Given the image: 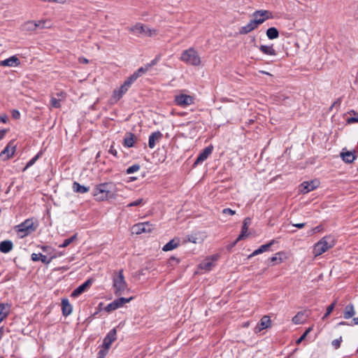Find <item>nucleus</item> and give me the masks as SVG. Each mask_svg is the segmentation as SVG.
<instances>
[{"label":"nucleus","mask_w":358,"mask_h":358,"mask_svg":"<svg viewBox=\"0 0 358 358\" xmlns=\"http://www.w3.org/2000/svg\"><path fill=\"white\" fill-rule=\"evenodd\" d=\"M250 17L251 19L245 25L239 28V34L246 35L253 31L267 20L273 19V15L270 10H257L251 14Z\"/></svg>","instance_id":"obj_1"},{"label":"nucleus","mask_w":358,"mask_h":358,"mask_svg":"<svg viewBox=\"0 0 358 358\" xmlns=\"http://www.w3.org/2000/svg\"><path fill=\"white\" fill-rule=\"evenodd\" d=\"M117 187L112 182L102 183L96 186L94 190V196L98 201L114 199L117 194Z\"/></svg>","instance_id":"obj_2"},{"label":"nucleus","mask_w":358,"mask_h":358,"mask_svg":"<svg viewBox=\"0 0 358 358\" xmlns=\"http://www.w3.org/2000/svg\"><path fill=\"white\" fill-rule=\"evenodd\" d=\"M334 245L335 241L333 237L330 236H324L313 245V254L315 257H317L333 248Z\"/></svg>","instance_id":"obj_3"},{"label":"nucleus","mask_w":358,"mask_h":358,"mask_svg":"<svg viewBox=\"0 0 358 358\" xmlns=\"http://www.w3.org/2000/svg\"><path fill=\"white\" fill-rule=\"evenodd\" d=\"M180 60L187 64L199 66L201 63V57L198 52L193 48L184 50L180 56Z\"/></svg>","instance_id":"obj_4"},{"label":"nucleus","mask_w":358,"mask_h":358,"mask_svg":"<svg viewBox=\"0 0 358 358\" xmlns=\"http://www.w3.org/2000/svg\"><path fill=\"white\" fill-rule=\"evenodd\" d=\"M113 287L116 295H121L127 289V284L124 280L122 271H120L114 275Z\"/></svg>","instance_id":"obj_5"},{"label":"nucleus","mask_w":358,"mask_h":358,"mask_svg":"<svg viewBox=\"0 0 358 358\" xmlns=\"http://www.w3.org/2000/svg\"><path fill=\"white\" fill-rule=\"evenodd\" d=\"M36 225L32 220H26L24 222L16 227V231L19 237L24 238L36 230Z\"/></svg>","instance_id":"obj_6"},{"label":"nucleus","mask_w":358,"mask_h":358,"mask_svg":"<svg viewBox=\"0 0 358 358\" xmlns=\"http://www.w3.org/2000/svg\"><path fill=\"white\" fill-rule=\"evenodd\" d=\"M174 102L176 105L185 108L192 105L194 103V98L191 95L180 93L175 96Z\"/></svg>","instance_id":"obj_7"},{"label":"nucleus","mask_w":358,"mask_h":358,"mask_svg":"<svg viewBox=\"0 0 358 358\" xmlns=\"http://www.w3.org/2000/svg\"><path fill=\"white\" fill-rule=\"evenodd\" d=\"M320 185V182L318 179H314L309 181H304L299 187V191L301 194H307L315 189H317Z\"/></svg>","instance_id":"obj_8"},{"label":"nucleus","mask_w":358,"mask_h":358,"mask_svg":"<svg viewBox=\"0 0 358 358\" xmlns=\"http://www.w3.org/2000/svg\"><path fill=\"white\" fill-rule=\"evenodd\" d=\"M131 84L132 83L127 79L119 88L114 90L111 98L112 100L115 102L120 100V98L128 91Z\"/></svg>","instance_id":"obj_9"},{"label":"nucleus","mask_w":358,"mask_h":358,"mask_svg":"<svg viewBox=\"0 0 358 358\" xmlns=\"http://www.w3.org/2000/svg\"><path fill=\"white\" fill-rule=\"evenodd\" d=\"M133 299V297H130L129 299H126L124 297H121L120 299H117L110 303L108 304L105 308L104 310L110 313L117 308H120L124 306V303H129Z\"/></svg>","instance_id":"obj_10"},{"label":"nucleus","mask_w":358,"mask_h":358,"mask_svg":"<svg viewBox=\"0 0 358 358\" xmlns=\"http://www.w3.org/2000/svg\"><path fill=\"white\" fill-rule=\"evenodd\" d=\"M152 224L150 222H141L134 224L131 227V232L132 234L138 235L143 233L150 232L152 231Z\"/></svg>","instance_id":"obj_11"},{"label":"nucleus","mask_w":358,"mask_h":358,"mask_svg":"<svg viewBox=\"0 0 358 358\" xmlns=\"http://www.w3.org/2000/svg\"><path fill=\"white\" fill-rule=\"evenodd\" d=\"M16 150V145L13 141H10L7 146L0 153V157L3 161H6L13 157Z\"/></svg>","instance_id":"obj_12"},{"label":"nucleus","mask_w":358,"mask_h":358,"mask_svg":"<svg viewBox=\"0 0 358 358\" xmlns=\"http://www.w3.org/2000/svg\"><path fill=\"white\" fill-rule=\"evenodd\" d=\"M218 259L217 255H213L206 258L199 266L201 270L205 271H210L215 266V263Z\"/></svg>","instance_id":"obj_13"},{"label":"nucleus","mask_w":358,"mask_h":358,"mask_svg":"<svg viewBox=\"0 0 358 358\" xmlns=\"http://www.w3.org/2000/svg\"><path fill=\"white\" fill-rule=\"evenodd\" d=\"M271 325V320L269 316L264 315L263 316L259 322L257 324V326L255 328V333H259L263 329H268Z\"/></svg>","instance_id":"obj_14"},{"label":"nucleus","mask_w":358,"mask_h":358,"mask_svg":"<svg viewBox=\"0 0 358 358\" xmlns=\"http://www.w3.org/2000/svg\"><path fill=\"white\" fill-rule=\"evenodd\" d=\"M148 26H145L141 23H136L128 28V30L135 35L145 36L146 34V29Z\"/></svg>","instance_id":"obj_15"},{"label":"nucleus","mask_w":358,"mask_h":358,"mask_svg":"<svg viewBox=\"0 0 358 358\" xmlns=\"http://www.w3.org/2000/svg\"><path fill=\"white\" fill-rule=\"evenodd\" d=\"M57 257V255H52L50 257V258H48L47 256L43 255L41 253L36 254L33 253L31 256V260L34 262H37L41 260L43 263L45 264H49L54 259H56Z\"/></svg>","instance_id":"obj_16"},{"label":"nucleus","mask_w":358,"mask_h":358,"mask_svg":"<svg viewBox=\"0 0 358 358\" xmlns=\"http://www.w3.org/2000/svg\"><path fill=\"white\" fill-rule=\"evenodd\" d=\"M117 338V331L115 329H113L110 330L106 336L103 339V345L106 347V348H110L111 344L116 340Z\"/></svg>","instance_id":"obj_17"},{"label":"nucleus","mask_w":358,"mask_h":358,"mask_svg":"<svg viewBox=\"0 0 358 358\" xmlns=\"http://www.w3.org/2000/svg\"><path fill=\"white\" fill-rule=\"evenodd\" d=\"M150 68H151V64H147L145 66H142V67L139 68L137 71H136L127 79L131 83H133L138 78L144 75Z\"/></svg>","instance_id":"obj_18"},{"label":"nucleus","mask_w":358,"mask_h":358,"mask_svg":"<svg viewBox=\"0 0 358 358\" xmlns=\"http://www.w3.org/2000/svg\"><path fill=\"white\" fill-rule=\"evenodd\" d=\"M20 64V59L16 56H11L9 58L0 62V66L8 67H16Z\"/></svg>","instance_id":"obj_19"},{"label":"nucleus","mask_w":358,"mask_h":358,"mask_svg":"<svg viewBox=\"0 0 358 358\" xmlns=\"http://www.w3.org/2000/svg\"><path fill=\"white\" fill-rule=\"evenodd\" d=\"M92 285V280H87L83 284L78 287L71 294L72 297H77Z\"/></svg>","instance_id":"obj_20"},{"label":"nucleus","mask_w":358,"mask_h":358,"mask_svg":"<svg viewBox=\"0 0 358 358\" xmlns=\"http://www.w3.org/2000/svg\"><path fill=\"white\" fill-rule=\"evenodd\" d=\"M206 237L203 233H196L188 236L187 241L195 244H200L204 241Z\"/></svg>","instance_id":"obj_21"},{"label":"nucleus","mask_w":358,"mask_h":358,"mask_svg":"<svg viewBox=\"0 0 358 358\" xmlns=\"http://www.w3.org/2000/svg\"><path fill=\"white\" fill-rule=\"evenodd\" d=\"M250 224V219L248 217L245 218L243 221L241 234L238 236V237L234 242V245L236 244V243L238 241L245 238V237H247L248 236V226Z\"/></svg>","instance_id":"obj_22"},{"label":"nucleus","mask_w":358,"mask_h":358,"mask_svg":"<svg viewBox=\"0 0 358 358\" xmlns=\"http://www.w3.org/2000/svg\"><path fill=\"white\" fill-rule=\"evenodd\" d=\"M212 151H213L212 146L206 148L197 157L196 160L194 162V165L199 164L203 162V161H205L212 153Z\"/></svg>","instance_id":"obj_23"},{"label":"nucleus","mask_w":358,"mask_h":358,"mask_svg":"<svg viewBox=\"0 0 358 358\" xmlns=\"http://www.w3.org/2000/svg\"><path fill=\"white\" fill-rule=\"evenodd\" d=\"M259 49L263 54L268 56L275 57L277 55L273 45H261Z\"/></svg>","instance_id":"obj_24"},{"label":"nucleus","mask_w":358,"mask_h":358,"mask_svg":"<svg viewBox=\"0 0 358 358\" xmlns=\"http://www.w3.org/2000/svg\"><path fill=\"white\" fill-rule=\"evenodd\" d=\"M162 138V134L160 131H155L152 133L149 137L148 145L150 148H153L156 143H158Z\"/></svg>","instance_id":"obj_25"},{"label":"nucleus","mask_w":358,"mask_h":358,"mask_svg":"<svg viewBox=\"0 0 358 358\" xmlns=\"http://www.w3.org/2000/svg\"><path fill=\"white\" fill-rule=\"evenodd\" d=\"M287 258L288 257L287 254L282 251L275 253V255L271 257L269 260L273 263L276 262L277 264H280L286 260Z\"/></svg>","instance_id":"obj_26"},{"label":"nucleus","mask_w":358,"mask_h":358,"mask_svg":"<svg viewBox=\"0 0 358 358\" xmlns=\"http://www.w3.org/2000/svg\"><path fill=\"white\" fill-rule=\"evenodd\" d=\"M275 241L272 240L269 243L265 245H261L258 249L255 250L248 257L251 258L257 255H259L264 252H266L268 250V248L274 243Z\"/></svg>","instance_id":"obj_27"},{"label":"nucleus","mask_w":358,"mask_h":358,"mask_svg":"<svg viewBox=\"0 0 358 358\" xmlns=\"http://www.w3.org/2000/svg\"><path fill=\"white\" fill-rule=\"evenodd\" d=\"M180 245L179 238H173L167 243L162 248L163 251H171L178 248Z\"/></svg>","instance_id":"obj_28"},{"label":"nucleus","mask_w":358,"mask_h":358,"mask_svg":"<svg viewBox=\"0 0 358 358\" xmlns=\"http://www.w3.org/2000/svg\"><path fill=\"white\" fill-rule=\"evenodd\" d=\"M62 307L64 315L68 316L72 313L73 308L68 299H63L62 301Z\"/></svg>","instance_id":"obj_29"},{"label":"nucleus","mask_w":358,"mask_h":358,"mask_svg":"<svg viewBox=\"0 0 358 358\" xmlns=\"http://www.w3.org/2000/svg\"><path fill=\"white\" fill-rule=\"evenodd\" d=\"M22 30L24 31H34L36 30L34 20H28L22 24Z\"/></svg>","instance_id":"obj_30"},{"label":"nucleus","mask_w":358,"mask_h":358,"mask_svg":"<svg viewBox=\"0 0 358 358\" xmlns=\"http://www.w3.org/2000/svg\"><path fill=\"white\" fill-rule=\"evenodd\" d=\"M136 141V138L135 136L131 133H129L127 134L124 139V145L127 148H131L134 146Z\"/></svg>","instance_id":"obj_31"},{"label":"nucleus","mask_w":358,"mask_h":358,"mask_svg":"<svg viewBox=\"0 0 358 358\" xmlns=\"http://www.w3.org/2000/svg\"><path fill=\"white\" fill-rule=\"evenodd\" d=\"M36 29H49L51 27L50 20L48 19H41L35 21Z\"/></svg>","instance_id":"obj_32"},{"label":"nucleus","mask_w":358,"mask_h":358,"mask_svg":"<svg viewBox=\"0 0 358 358\" xmlns=\"http://www.w3.org/2000/svg\"><path fill=\"white\" fill-rule=\"evenodd\" d=\"M13 249V243L10 241H4L0 243V251L7 253Z\"/></svg>","instance_id":"obj_33"},{"label":"nucleus","mask_w":358,"mask_h":358,"mask_svg":"<svg viewBox=\"0 0 358 358\" xmlns=\"http://www.w3.org/2000/svg\"><path fill=\"white\" fill-rule=\"evenodd\" d=\"M266 35L270 40H274L278 38L279 31L275 27H270L266 30Z\"/></svg>","instance_id":"obj_34"},{"label":"nucleus","mask_w":358,"mask_h":358,"mask_svg":"<svg viewBox=\"0 0 358 358\" xmlns=\"http://www.w3.org/2000/svg\"><path fill=\"white\" fill-rule=\"evenodd\" d=\"M355 314V310L352 304H349L345 308V310L343 313V317L345 319H349L354 316Z\"/></svg>","instance_id":"obj_35"},{"label":"nucleus","mask_w":358,"mask_h":358,"mask_svg":"<svg viewBox=\"0 0 358 358\" xmlns=\"http://www.w3.org/2000/svg\"><path fill=\"white\" fill-rule=\"evenodd\" d=\"M57 95L59 96H60L61 99H56L55 97L51 98L50 103H51L52 107H53V108H60L61 107L60 102L62 101H63V99L65 97L64 92L58 93Z\"/></svg>","instance_id":"obj_36"},{"label":"nucleus","mask_w":358,"mask_h":358,"mask_svg":"<svg viewBox=\"0 0 358 358\" xmlns=\"http://www.w3.org/2000/svg\"><path fill=\"white\" fill-rule=\"evenodd\" d=\"M9 306L5 304H0V323L7 317L9 313Z\"/></svg>","instance_id":"obj_37"},{"label":"nucleus","mask_w":358,"mask_h":358,"mask_svg":"<svg viewBox=\"0 0 358 358\" xmlns=\"http://www.w3.org/2000/svg\"><path fill=\"white\" fill-rule=\"evenodd\" d=\"M341 157H342L343 161H345V162H348V163L352 162L354 161V159H355L354 154L350 151L341 152Z\"/></svg>","instance_id":"obj_38"},{"label":"nucleus","mask_w":358,"mask_h":358,"mask_svg":"<svg viewBox=\"0 0 358 358\" xmlns=\"http://www.w3.org/2000/svg\"><path fill=\"white\" fill-rule=\"evenodd\" d=\"M305 312L300 311L293 317L292 322L295 324H303L304 322Z\"/></svg>","instance_id":"obj_39"},{"label":"nucleus","mask_w":358,"mask_h":358,"mask_svg":"<svg viewBox=\"0 0 358 358\" xmlns=\"http://www.w3.org/2000/svg\"><path fill=\"white\" fill-rule=\"evenodd\" d=\"M73 189L75 192L78 193H85L89 191V187L81 185L77 182H73Z\"/></svg>","instance_id":"obj_40"},{"label":"nucleus","mask_w":358,"mask_h":358,"mask_svg":"<svg viewBox=\"0 0 358 358\" xmlns=\"http://www.w3.org/2000/svg\"><path fill=\"white\" fill-rule=\"evenodd\" d=\"M77 238V236L76 235H73L71 237L64 240V241L63 242L62 244L59 245V248H66L69 245H70L71 243H73V241H75Z\"/></svg>","instance_id":"obj_41"},{"label":"nucleus","mask_w":358,"mask_h":358,"mask_svg":"<svg viewBox=\"0 0 358 358\" xmlns=\"http://www.w3.org/2000/svg\"><path fill=\"white\" fill-rule=\"evenodd\" d=\"M350 114H353L354 117L348 118L347 120V122L348 124L358 123V113H357L355 110H352L350 112Z\"/></svg>","instance_id":"obj_42"},{"label":"nucleus","mask_w":358,"mask_h":358,"mask_svg":"<svg viewBox=\"0 0 358 358\" xmlns=\"http://www.w3.org/2000/svg\"><path fill=\"white\" fill-rule=\"evenodd\" d=\"M157 34H158L157 29H154V28H150L149 27H147L145 36L152 37V36H155Z\"/></svg>","instance_id":"obj_43"},{"label":"nucleus","mask_w":358,"mask_h":358,"mask_svg":"<svg viewBox=\"0 0 358 358\" xmlns=\"http://www.w3.org/2000/svg\"><path fill=\"white\" fill-rule=\"evenodd\" d=\"M140 168H141L140 165H138V164H134V165L129 166L127 169L126 173L127 174L134 173L137 172L138 171H139Z\"/></svg>","instance_id":"obj_44"},{"label":"nucleus","mask_w":358,"mask_h":358,"mask_svg":"<svg viewBox=\"0 0 358 358\" xmlns=\"http://www.w3.org/2000/svg\"><path fill=\"white\" fill-rule=\"evenodd\" d=\"M109 349L110 348H106V347L102 345L99 352L97 358H104L105 356L108 354Z\"/></svg>","instance_id":"obj_45"},{"label":"nucleus","mask_w":358,"mask_h":358,"mask_svg":"<svg viewBox=\"0 0 358 358\" xmlns=\"http://www.w3.org/2000/svg\"><path fill=\"white\" fill-rule=\"evenodd\" d=\"M335 305H336V302H334L333 303H331L330 306H329L327 307V312L324 314V315L322 317V320L326 319L331 313V312L334 309Z\"/></svg>","instance_id":"obj_46"},{"label":"nucleus","mask_w":358,"mask_h":358,"mask_svg":"<svg viewBox=\"0 0 358 358\" xmlns=\"http://www.w3.org/2000/svg\"><path fill=\"white\" fill-rule=\"evenodd\" d=\"M143 203H144V200H143V199L141 198V199H137L136 201L129 203L127 205V207L138 206L143 205Z\"/></svg>","instance_id":"obj_47"},{"label":"nucleus","mask_w":358,"mask_h":358,"mask_svg":"<svg viewBox=\"0 0 358 358\" xmlns=\"http://www.w3.org/2000/svg\"><path fill=\"white\" fill-rule=\"evenodd\" d=\"M312 327H309L303 335L296 341V344H300L307 336V335L311 331Z\"/></svg>","instance_id":"obj_48"},{"label":"nucleus","mask_w":358,"mask_h":358,"mask_svg":"<svg viewBox=\"0 0 358 358\" xmlns=\"http://www.w3.org/2000/svg\"><path fill=\"white\" fill-rule=\"evenodd\" d=\"M38 155L35 156L33 159H31L26 165V166L24 168L23 171H26L29 167L31 166L38 159Z\"/></svg>","instance_id":"obj_49"},{"label":"nucleus","mask_w":358,"mask_h":358,"mask_svg":"<svg viewBox=\"0 0 358 358\" xmlns=\"http://www.w3.org/2000/svg\"><path fill=\"white\" fill-rule=\"evenodd\" d=\"M342 342V337H340L338 339H335L332 341V345L336 348H338L341 345V343Z\"/></svg>","instance_id":"obj_50"},{"label":"nucleus","mask_w":358,"mask_h":358,"mask_svg":"<svg viewBox=\"0 0 358 358\" xmlns=\"http://www.w3.org/2000/svg\"><path fill=\"white\" fill-rule=\"evenodd\" d=\"M223 214H229L231 215H234L236 214V211L234 210H231V208H224L222 210Z\"/></svg>","instance_id":"obj_51"},{"label":"nucleus","mask_w":358,"mask_h":358,"mask_svg":"<svg viewBox=\"0 0 358 358\" xmlns=\"http://www.w3.org/2000/svg\"><path fill=\"white\" fill-rule=\"evenodd\" d=\"M48 1L59 4H65L67 0H48Z\"/></svg>","instance_id":"obj_52"},{"label":"nucleus","mask_w":358,"mask_h":358,"mask_svg":"<svg viewBox=\"0 0 358 358\" xmlns=\"http://www.w3.org/2000/svg\"><path fill=\"white\" fill-rule=\"evenodd\" d=\"M13 117L15 119H18L20 116V112L18 110H13L12 112Z\"/></svg>","instance_id":"obj_53"},{"label":"nucleus","mask_w":358,"mask_h":358,"mask_svg":"<svg viewBox=\"0 0 358 358\" xmlns=\"http://www.w3.org/2000/svg\"><path fill=\"white\" fill-rule=\"evenodd\" d=\"M0 122L6 123L8 122V117L6 115H0Z\"/></svg>","instance_id":"obj_54"},{"label":"nucleus","mask_w":358,"mask_h":358,"mask_svg":"<svg viewBox=\"0 0 358 358\" xmlns=\"http://www.w3.org/2000/svg\"><path fill=\"white\" fill-rule=\"evenodd\" d=\"M6 132H7V130H6V129H0V140L3 138Z\"/></svg>","instance_id":"obj_55"},{"label":"nucleus","mask_w":358,"mask_h":358,"mask_svg":"<svg viewBox=\"0 0 358 358\" xmlns=\"http://www.w3.org/2000/svg\"><path fill=\"white\" fill-rule=\"evenodd\" d=\"M79 62L83 64H88L89 62L88 59L83 57H79Z\"/></svg>","instance_id":"obj_56"},{"label":"nucleus","mask_w":358,"mask_h":358,"mask_svg":"<svg viewBox=\"0 0 358 358\" xmlns=\"http://www.w3.org/2000/svg\"><path fill=\"white\" fill-rule=\"evenodd\" d=\"M293 226L296 227L299 229H302L305 226V224L304 223L294 224Z\"/></svg>","instance_id":"obj_57"},{"label":"nucleus","mask_w":358,"mask_h":358,"mask_svg":"<svg viewBox=\"0 0 358 358\" xmlns=\"http://www.w3.org/2000/svg\"><path fill=\"white\" fill-rule=\"evenodd\" d=\"M110 152L111 154H113V155H116V154H117L116 150H113V147H111V148H110Z\"/></svg>","instance_id":"obj_58"},{"label":"nucleus","mask_w":358,"mask_h":358,"mask_svg":"<svg viewBox=\"0 0 358 358\" xmlns=\"http://www.w3.org/2000/svg\"><path fill=\"white\" fill-rule=\"evenodd\" d=\"M353 324L357 325L358 324V317L353 318Z\"/></svg>","instance_id":"obj_59"},{"label":"nucleus","mask_w":358,"mask_h":358,"mask_svg":"<svg viewBox=\"0 0 358 358\" xmlns=\"http://www.w3.org/2000/svg\"><path fill=\"white\" fill-rule=\"evenodd\" d=\"M41 249L43 250V251L44 252H48V250H49V247L48 246H42L41 247Z\"/></svg>","instance_id":"obj_60"},{"label":"nucleus","mask_w":358,"mask_h":358,"mask_svg":"<svg viewBox=\"0 0 358 358\" xmlns=\"http://www.w3.org/2000/svg\"><path fill=\"white\" fill-rule=\"evenodd\" d=\"M54 255H57V257H61V256L64 255V253L62 252H59L55 253Z\"/></svg>","instance_id":"obj_61"},{"label":"nucleus","mask_w":358,"mask_h":358,"mask_svg":"<svg viewBox=\"0 0 358 358\" xmlns=\"http://www.w3.org/2000/svg\"><path fill=\"white\" fill-rule=\"evenodd\" d=\"M3 332V328H0V339H1V337H2Z\"/></svg>","instance_id":"obj_62"},{"label":"nucleus","mask_w":358,"mask_h":358,"mask_svg":"<svg viewBox=\"0 0 358 358\" xmlns=\"http://www.w3.org/2000/svg\"><path fill=\"white\" fill-rule=\"evenodd\" d=\"M248 326H249V322H245V323H244V324H243V327H248Z\"/></svg>","instance_id":"obj_63"},{"label":"nucleus","mask_w":358,"mask_h":358,"mask_svg":"<svg viewBox=\"0 0 358 358\" xmlns=\"http://www.w3.org/2000/svg\"><path fill=\"white\" fill-rule=\"evenodd\" d=\"M314 231H320V227H317L313 229Z\"/></svg>","instance_id":"obj_64"}]
</instances>
